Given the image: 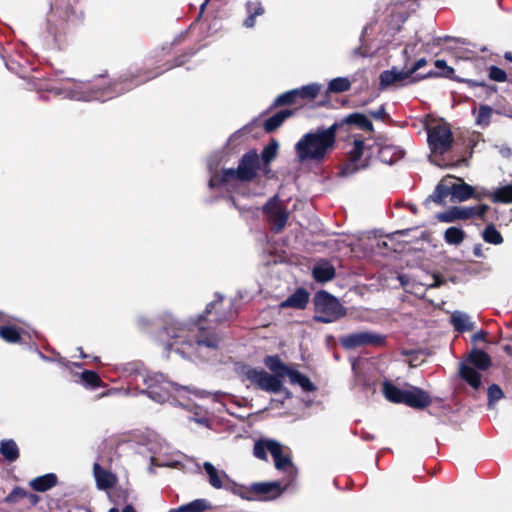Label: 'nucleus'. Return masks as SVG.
Returning <instances> with one entry per match:
<instances>
[{
	"instance_id": "obj_1",
	"label": "nucleus",
	"mask_w": 512,
	"mask_h": 512,
	"mask_svg": "<svg viewBox=\"0 0 512 512\" xmlns=\"http://www.w3.org/2000/svg\"><path fill=\"white\" fill-rule=\"evenodd\" d=\"M164 333L173 340L167 343L166 349L183 357L192 356L200 347L216 349L220 342L215 330L205 327L201 321L189 326L172 322L164 328Z\"/></svg>"
},
{
	"instance_id": "obj_2",
	"label": "nucleus",
	"mask_w": 512,
	"mask_h": 512,
	"mask_svg": "<svg viewBox=\"0 0 512 512\" xmlns=\"http://www.w3.org/2000/svg\"><path fill=\"white\" fill-rule=\"evenodd\" d=\"M139 385L142 383L146 388L141 390L142 394H146L150 399L158 403L170 402L184 408H189V403L185 402L187 394L191 393L186 386L167 380L161 373H150L146 371L136 370L131 374L129 384Z\"/></svg>"
},
{
	"instance_id": "obj_3",
	"label": "nucleus",
	"mask_w": 512,
	"mask_h": 512,
	"mask_svg": "<svg viewBox=\"0 0 512 512\" xmlns=\"http://www.w3.org/2000/svg\"><path fill=\"white\" fill-rule=\"evenodd\" d=\"M338 124L317 128L304 134L295 145L298 161L321 162L332 152L336 143Z\"/></svg>"
},
{
	"instance_id": "obj_4",
	"label": "nucleus",
	"mask_w": 512,
	"mask_h": 512,
	"mask_svg": "<svg viewBox=\"0 0 512 512\" xmlns=\"http://www.w3.org/2000/svg\"><path fill=\"white\" fill-rule=\"evenodd\" d=\"M148 76L143 80H136L134 86L139 85L140 83H143L149 79H152L156 76ZM133 79L128 80V78H122L118 82L113 83L107 88L104 89H94L92 88L88 83L83 82H77L73 83L72 87H62L57 88L53 87L49 91L51 93H54L57 96H62L63 98H68L71 100H78V101H91V100H98V101H106L109 100L117 95H120L124 93L125 91L130 90L133 85L129 84L128 82H132Z\"/></svg>"
},
{
	"instance_id": "obj_5",
	"label": "nucleus",
	"mask_w": 512,
	"mask_h": 512,
	"mask_svg": "<svg viewBox=\"0 0 512 512\" xmlns=\"http://www.w3.org/2000/svg\"><path fill=\"white\" fill-rule=\"evenodd\" d=\"M259 156L255 150L245 153L239 161L237 169H224L222 173L212 174L209 180L211 188L227 183L230 180L250 181L256 176Z\"/></svg>"
},
{
	"instance_id": "obj_6",
	"label": "nucleus",
	"mask_w": 512,
	"mask_h": 512,
	"mask_svg": "<svg viewBox=\"0 0 512 512\" xmlns=\"http://www.w3.org/2000/svg\"><path fill=\"white\" fill-rule=\"evenodd\" d=\"M267 452L273 457L274 465L277 470L288 473L290 476L295 474L296 469L292 463L291 457L283 452L281 443L273 439H261L255 442L253 454L256 458L267 460Z\"/></svg>"
},
{
	"instance_id": "obj_7",
	"label": "nucleus",
	"mask_w": 512,
	"mask_h": 512,
	"mask_svg": "<svg viewBox=\"0 0 512 512\" xmlns=\"http://www.w3.org/2000/svg\"><path fill=\"white\" fill-rule=\"evenodd\" d=\"M314 319L320 323H332L346 314V309L339 300L326 291H320L314 297Z\"/></svg>"
},
{
	"instance_id": "obj_8",
	"label": "nucleus",
	"mask_w": 512,
	"mask_h": 512,
	"mask_svg": "<svg viewBox=\"0 0 512 512\" xmlns=\"http://www.w3.org/2000/svg\"><path fill=\"white\" fill-rule=\"evenodd\" d=\"M475 366L479 370H487L491 366V359L489 355L479 349H474L469 354L465 362L460 363L459 375L464 379L473 389H479L481 386L480 374L471 366Z\"/></svg>"
},
{
	"instance_id": "obj_9",
	"label": "nucleus",
	"mask_w": 512,
	"mask_h": 512,
	"mask_svg": "<svg viewBox=\"0 0 512 512\" xmlns=\"http://www.w3.org/2000/svg\"><path fill=\"white\" fill-rule=\"evenodd\" d=\"M241 373L247 380L255 384L261 390L270 393L284 392L286 398L291 397V393L286 388H283L281 378L269 374L262 368L244 366Z\"/></svg>"
},
{
	"instance_id": "obj_10",
	"label": "nucleus",
	"mask_w": 512,
	"mask_h": 512,
	"mask_svg": "<svg viewBox=\"0 0 512 512\" xmlns=\"http://www.w3.org/2000/svg\"><path fill=\"white\" fill-rule=\"evenodd\" d=\"M262 212L274 233L283 231L289 219V211L278 194L263 205Z\"/></svg>"
},
{
	"instance_id": "obj_11",
	"label": "nucleus",
	"mask_w": 512,
	"mask_h": 512,
	"mask_svg": "<svg viewBox=\"0 0 512 512\" xmlns=\"http://www.w3.org/2000/svg\"><path fill=\"white\" fill-rule=\"evenodd\" d=\"M372 154L371 148L367 147L363 140L355 139L353 147L348 152V161L341 169L340 174L350 176L361 169L367 168Z\"/></svg>"
},
{
	"instance_id": "obj_12",
	"label": "nucleus",
	"mask_w": 512,
	"mask_h": 512,
	"mask_svg": "<svg viewBox=\"0 0 512 512\" xmlns=\"http://www.w3.org/2000/svg\"><path fill=\"white\" fill-rule=\"evenodd\" d=\"M489 210L487 204H480L476 206H454L450 209L438 213L436 218L443 223H452L457 220H469L475 217L484 218L485 213Z\"/></svg>"
},
{
	"instance_id": "obj_13",
	"label": "nucleus",
	"mask_w": 512,
	"mask_h": 512,
	"mask_svg": "<svg viewBox=\"0 0 512 512\" xmlns=\"http://www.w3.org/2000/svg\"><path fill=\"white\" fill-rule=\"evenodd\" d=\"M385 342L386 336L372 331H359L340 338L341 346L347 350L363 346H383Z\"/></svg>"
},
{
	"instance_id": "obj_14",
	"label": "nucleus",
	"mask_w": 512,
	"mask_h": 512,
	"mask_svg": "<svg viewBox=\"0 0 512 512\" xmlns=\"http://www.w3.org/2000/svg\"><path fill=\"white\" fill-rule=\"evenodd\" d=\"M428 143L433 153L444 154L453 142V134L446 124L436 125L428 130Z\"/></svg>"
},
{
	"instance_id": "obj_15",
	"label": "nucleus",
	"mask_w": 512,
	"mask_h": 512,
	"mask_svg": "<svg viewBox=\"0 0 512 512\" xmlns=\"http://www.w3.org/2000/svg\"><path fill=\"white\" fill-rule=\"evenodd\" d=\"M203 469L208 478V482L214 489H225L228 491H234L236 483L229 477V475L223 471L218 470L211 462H204Z\"/></svg>"
},
{
	"instance_id": "obj_16",
	"label": "nucleus",
	"mask_w": 512,
	"mask_h": 512,
	"mask_svg": "<svg viewBox=\"0 0 512 512\" xmlns=\"http://www.w3.org/2000/svg\"><path fill=\"white\" fill-rule=\"evenodd\" d=\"M288 484L282 486L280 481L253 483L250 491L256 495L262 496L264 500H272L280 496L287 488Z\"/></svg>"
},
{
	"instance_id": "obj_17",
	"label": "nucleus",
	"mask_w": 512,
	"mask_h": 512,
	"mask_svg": "<svg viewBox=\"0 0 512 512\" xmlns=\"http://www.w3.org/2000/svg\"><path fill=\"white\" fill-rule=\"evenodd\" d=\"M7 503L19 504V511H22L25 508H30L35 506L39 497L34 493H29L22 488H15L12 492L5 498Z\"/></svg>"
},
{
	"instance_id": "obj_18",
	"label": "nucleus",
	"mask_w": 512,
	"mask_h": 512,
	"mask_svg": "<svg viewBox=\"0 0 512 512\" xmlns=\"http://www.w3.org/2000/svg\"><path fill=\"white\" fill-rule=\"evenodd\" d=\"M410 71L407 70H399L396 67H393L390 70H385L381 72L380 79V88L385 89L391 85H403L406 80L411 78Z\"/></svg>"
},
{
	"instance_id": "obj_19",
	"label": "nucleus",
	"mask_w": 512,
	"mask_h": 512,
	"mask_svg": "<svg viewBox=\"0 0 512 512\" xmlns=\"http://www.w3.org/2000/svg\"><path fill=\"white\" fill-rule=\"evenodd\" d=\"M452 182L453 176L447 175L442 178L441 181L436 185L433 193L426 199V202L432 201L438 205L445 204V200L450 196L452 202Z\"/></svg>"
},
{
	"instance_id": "obj_20",
	"label": "nucleus",
	"mask_w": 512,
	"mask_h": 512,
	"mask_svg": "<svg viewBox=\"0 0 512 512\" xmlns=\"http://www.w3.org/2000/svg\"><path fill=\"white\" fill-rule=\"evenodd\" d=\"M403 403L412 408L423 409L430 405L431 398L422 389L411 387L410 389H405Z\"/></svg>"
},
{
	"instance_id": "obj_21",
	"label": "nucleus",
	"mask_w": 512,
	"mask_h": 512,
	"mask_svg": "<svg viewBox=\"0 0 512 512\" xmlns=\"http://www.w3.org/2000/svg\"><path fill=\"white\" fill-rule=\"evenodd\" d=\"M474 197V187L453 176L452 202H464Z\"/></svg>"
},
{
	"instance_id": "obj_22",
	"label": "nucleus",
	"mask_w": 512,
	"mask_h": 512,
	"mask_svg": "<svg viewBox=\"0 0 512 512\" xmlns=\"http://www.w3.org/2000/svg\"><path fill=\"white\" fill-rule=\"evenodd\" d=\"M403 156L404 151L400 147L395 145L386 144L382 145L378 149V157L380 161L385 164L391 165L400 160L401 158H403Z\"/></svg>"
},
{
	"instance_id": "obj_23",
	"label": "nucleus",
	"mask_w": 512,
	"mask_h": 512,
	"mask_svg": "<svg viewBox=\"0 0 512 512\" xmlns=\"http://www.w3.org/2000/svg\"><path fill=\"white\" fill-rule=\"evenodd\" d=\"M309 301V294L304 289H297L286 300L281 302V308L304 309Z\"/></svg>"
},
{
	"instance_id": "obj_24",
	"label": "nucleus",
	"mask_w": 512,
	"mask_h": 512,
	"mask_svg": "<svg viewBox=\"0 0 512 512\" xmlns=\"http://www.w3.org/2000/svg\"><path fill=\"white\" fill-rule=\"evenodd\" d=\"M312 274L317 282L325 283L334 278L335 269L329 262L321 261L313 267Z\"/></svg>"
},
{
	"instance_id": "obj_25",
	"label": "nucleus",
	"mask_w": 512,
	"mask_h": 512,
	"mask_svg": "<svg viewBox=\"0 0 512 512\" xmlns=\"http://www.w3.org/2000/svg\"><path fill=\"white\" fill-rule=\"evenodd\" d=\"M451 323L458 332L471 331L474 329V323L470 316L461 311H455L451 315Z\"/></svg>"
},
{
	"instance_id": "obj_26",
	"label": "nucleus",
	"mask_w": 512,
	"mask_h": 512,
	"mask_svg": "<svg viewBox=\"0 0 512 512\" xmlns=\"http://www.w3.org/2000/svg\"><path fill=\"white\" fill-rule=\"evenodd\" d=\"M485 195L494 203H512V184L498 187L493 192L486 191Z\"/></svg>"
},
{
	"instance_id": "obj_27",
	"label": "nucleus",
	"mask_w": 512,
	"mask_h": 512,
	"mask_svg": "<svg viewBox=\"0 0 512 512\" xmlns=\"http://www.w3.org/2000/svg\"><path fill=\"white\" fill-rule=\"evenodd\" d=\"M285 376L289 377V380L294 385H299L303 391L311 392L316 389L314 384L310 381V379L304 374L300 373L295 369H289Z\"/></svg>"
},
{
	"instance_id": "obj_28",
	"label": "nucleus",
	"mask_w": 512,
	"mask_h": 512,
	"mask_svg": "<svg viewBox=\"0 0 512 512\" xmlns=\"http://www.w3.org/2000/svg\"><path fill=\"white\" fill-rule=\"evenodd\" d=\"M57 483V477L53 473L39 476L30 481V486L39 492L47 491L48 489L55 486Z\"/></svg>"
},
{
	"instance_id": "obj_29",
	"label": "nucleus",
	"mask_w": 512,
	"mask_h": 512,
	"mask_svg": "<svg viewBox=\"0 0 512 512\" xmlns=\"http://www.w3.org/2000/svg\"><path fill=\"white\" fill-rule=\"evenodd\" d=\"M246 11L248 17L245 19L243 25L246 28H253L255 26V18L264 14V8L259 1H248L246 3Z\"/></svg>"
},
{
	"instance_id": "obj_30",
	"label": "nucleus",
	"mask_w": 512,
	"mask_h": 512,
	"mask_svg": "<svg viewBox=\"0 0 512 512\" xmlns=\"http://www.w3.org/2000/svg\"><path fill=\"white\" fill-rule=\"evenodd\" d=\"M93 471L97 486L100 489H107L113 486L115 480L113 475L103 469L98 463L94 464Z\"/></svg>"
},
{
	"instance_id": "obj_31",
	"label": "nucleus",
	"mask_w": 512,
	"mask_h": 512,
	"mask_svg": "<svg viewBox=\"0 0 512 512\" xmlns=\"http://www.w3.org/2000/svg\"><path fill=\"white\" fill-rule=\"evenodd\" d=\"M211 508V504L206 499H196L177 508L171 509L170 512H204Z\"/></svg>"
},
{
	"instance_id": "obj_32",
	"label": "nucleus",
	"mask_w": 512,
	"mask_h": 512,
	"mask_svg": "<svg viewBox=\"0 0 512 512\" xmlns=\"http://www.w3.org/2000/svg\"><path fill=\"white\" fill-rule=\"evenodd\" d=\"M0 453L8 462H14L19 457L18 446L12 439H6L0 442Z\"/></svg>"
},
{
	"instance_id": "obj_33",
	"label": "nucleus",
	"mask_w": 512,
	"mask_h": 512,
	"mask_svg": "<svg viewBox=\"0 0 512 512\" xmlns=\"http://www.w3.org/2000/svg\"><path fill=\"white\" fill-rule=\"evenodd\" d=\"M291 115H292V111H290V110L278 111L276 114H274L273 116H271L264 122L265 131L268 133L275 131Z\"/></svg>"
},
{
	"instance_id": "obj_34",
	"label": "nucleus",
	"mask_w": 512,
	"mask_h": 512,
	"mask_svg": "<svg viewBox=\"0 0 512 512\" xmlns=\"http://www.w3.org/2000/svg\"><path fill=\"white\" fill-rule=\"evenodd\" d=\"M383 394L390 402L403 403L405 390L398 388L389 381H385L383 383Z\"/></svg>"
},
{
	"instance_id": "obj_35",
	"label": "nucleus",
	"mask_w": 512,
	"mask_h": 512,
	"mask_svg": "<svg viewBox=\"0 0 512 512\" xmlns=\"http://www.w3.org/2000/svg\"><path fill=\"white\" fill-rule=\"evenodd\" d=\"M435 66L438 69H441L443 72L442 73H437V72H434V71H430V72H428L427 74H425L423 76H416V77H414L412 79V82L419 81V80L425 79V78L436 77V76H443V77H447V78H452V75L454 73V69L452 67L448 66L445 60H442V59L436 60L435 61Z\"/></svg>"
},
{
	"instance_id": "obj_36",
	"label": "nucleus",
	"mask_w": 512,
	"mask_h": 512,
	"mask_svg": "<svg viewBox=\"0 0 512 512\" xmlns=\"http://www.w3.org/2000/svg\"><path fill=\"white\" fill-rule=\"evenodd\" d=\"M264 364L266 367L275 373L276 376L282 378L284 377L290 368H288L278 356H267L264 359Z\"/></svg>"
},
{
	"instance_id": "obj_37",
	"label": "nucleus",
	"mask_w": 512,
	"mask_h": 512,
	"mask_svg": "<svg viewBox=\"0 0 512 512\" xmlns=\"http://www.w3.org/2000/svg\"><path fill=\"white\" fill-rule=\"evenodd\" d=\"M320 88L321 87L319 84L312 83L302 86L301 88L295 89V91H297V98H301L304 100H312L318 96Z\"/></svg>"
},
{
	"instance_id": "obj_38",
	"label": "nucleus",
	"mask_w": 512,
	"mask_h": 512,
	"mask_svg": "<svg viewBox=\"0 0 512 512\" xmlns=\"http://www.w3.org/2000/svg\"><path fill=\"white\" fill-rule=\"evenodd\" d=\"M482 238L486 243L499 245L503 243V237L493 224L486 226L482 233Z\"/></svg>"
},
{
	"instance_id": "obj_39",
	"label": "nucleus",
	"mask_w": 512,
	"mask_h": 512,
	"mask_svg": "<svg viewBox=\"0 0 512 512\" xmlns=\"http://www.w3.org/2000/svg\"><path fill=\"white\" fill-rule=\"evenodd\" d=\"M465 238V232L457 227H449L444 233L446 243L450 245H459Z\"/></svg>"
},
{
	"instance_id": "obj_40",
	"label": "nucleus",
	"mask_w": 512,
	"mask_h": 512,
	"mask_svg": "<svg viewBox=\"0 0 512 512\" xmlns=\"http://www.w3.org/2000/svg\"><path fill=\"white\" fill-rule=\"evenodd\" d=\"M346 122L349 124H355L359 128L367 131H373L372 122L363 114L353 113L346 118Z\"/></svg>"
},
{
	"instance_id": "obj_41",
	"label": "nucleus",
	"mask_w": 512,
	"mask_h": 512,
	"mask_svg": "<svg viewBox=\"0 0 512 512\" xmlns=\"http://www.w3.org/2000/svg\"><path fill=\"white\" fill-rule=\"evenodd\" d=\"M351 88V82L346 77H337L328 84V91L331 93L346 92Z\"/></svg>"
},
{
	"instance_id": "obj_42",
	"label": "nucleus",
	"mask_w": 512,
	"mask_h": 512,
	"mask_svg": "<svg viewBox=\"0 0 512 512\" xmlns=\"http://www.w3.org/2000/svg\"><path fill=\"white\" fill-rule=\"evenodd\" d=\"M492 113H493L492 107H490L488 105H480L477 117L475 119L476 125L483 127V128L489 126Z\"/></svg>"
},
{
	"instance_id": "obj_43",
	"label": "nucleus",
	"mask_w": 512,
	"mask_h": 512,
	"mask_svg": "<svg viewBox=\"0 0 512 512\" xmlns=\"http://www.w3.org/2000/svg\"><path fill=\"white\" fill-rule=\"evenodd\" d=\"M0 337L9 343H17L21 339L19 331L12 326L1 327Z\"/></svg>"
},
{
	"instance_id": "obj_44",
	"label": "nucleus",
	"mask_w": 512,
	"mask_h": 512,
	"mask_svg": "<svg viewBox=\"0 0 512 512\" xmlns=\"http://www.w3.org/2000/svg\"><path fill=\"white\" fill-rule=\"evenodd\" d=\"M278 143L276 141H271L262 151L261 159L264 164H269L277 155Z\"/></svg>"
},
{
	"instance_id": "obj_45",
	"label": "nucleus",
	"mask_w": 512,
	"mask_h": 512,
	"mask_svg": "<svg viewBox=\"0 0 512 512\" xmlns=\"http://www.w3.org/2000/svg\"><path fill=\"white\" fill-rule=\"evenodd\" d=\"M297 99V91L295 89L287 91L281 95H279L275 100L274 106H282V105H290L295 103Z\"/></svg>"
},
{
	"instance_id": "obj_46",
	"label": "nucleus",
	"mask_w": 512,
	"mask_h": 512,
	"mask_svg": "<svg viewBox=\"0 0 512 512\" xmlns=\"http://www.w3.org/2000/svg\"><path fill=\"white\" fill-rule=\"evenodd\" d=\"M503 396L502 389L497 384H492L488 388V406L492 407L493 403L502 399Z\"/></svg>"
},
{
	"instance_id": "obj_47",
	"label": "nucleus",
	"mask_w": 512,
	"mask_h": 512,
	"mask_svg": "<svg viewBox=\"0 0 512 512\" xmlns=\"http://www.w3.org/2000/svg\"><path fill=\"white\" fill-rule=\"evenodd\" d=\"M489 78L496 82H505L507 80V74L503 69L497 66H490Z\"/></svg>"
},
{
	"instance_id": "obj_48",
	"label": "nucleus",
	"mask_w": 512,
	"mask_h": 512,
	"mask_svg": "<svg viewBox=\"0 0 512 512\" xmlns=\"http://www.w3.org/2000/svg\"><path fill=\"white\" fill-rule=\"evenodd\" d=\"M82 380L90 387H96L99 385L100 378L99 376L90 370H85L82 373Z\"/></svg>"
},
{
	"instance_id": "obj_49",
	"label": "nucleus",
	"mask_w": 512,
	"mask_h": 512,
	"mask_svg": "<svg viewBox=\"0 0 512 512\" xmlns=\"http://www.w3.org/2000/svg\"><path fill=\"white\" fill-rule=\"evenodd\" d=\"M459 81L467 83L470 87H476V86L484 87V88H486L487 91L489 90L491 93L496 92V90H497L496 87H488L484 82H479V81H475V80H471V79H459Z\"/></svg>"
},
{
	"instance_id": "obj_50",
	"label": "nucleus",
	"mask_w": 512,
	"mask_h": 512,
	"mask_svg": "<svg viewBox=\"0 0 512 512\" xmlns=\"http://www.w3.org/2000/svg\"><path fill=\"white\" fill-rule=\"evenodd\" d=\"M369 114L374 119L378 120H385V118L388 116L384 105H381L377 110L370 111Z\"/></svg>"
},
{
	"instance_id": "obj_51",
	"label": "nucleus",
	"mask_w": 512,
	"mask_h": 512,
	"mask_svg": "<svg viewBox=\"0 0 512 512\" xmlns=\"http://www.w3.org/2000/svg\"><path fill=\"white\" fill-rule=\"evenodd\" d=\"M432 283H421L422 285H426L428 288H438L442 285L443 281L437 274H433L432 276Z\"/></svg>"
},
{
	"instance_id": "obj_52",
	"label": "nucleus",
	"mask_w": 512,
	"mask_h": 512,
	"mask_svg": "<svg viewBox=\"0 0 512 512\" xmlns=\"http://www.w3.org/2000/svg\"><path fill=\"white\" fill-rule=\"evenodd\" d=\"M427 64V61L425 58H421L419 60H417L413 66L408 69L411 73V75H413V73H415L416 71H418L419 69H421L422 67H424L425 65Z\"/></svg>"
},
{
	"instance_id": "obj_53",
	"label": "nucleus",
	"mask_w": 512,
	"mask_h": 512,
	"mask_svg": "<svg viewBox=\"0 0 512 512\" xmlns=\"http://www.w3.org/2000/svg\"><path fill=\"white\" fill-rule=\"evenodd\" d=\"M62 12L65 14L67 23L74 22V11L70 6H66L65 9L62 10Z\"/></svg>"
},
{
	"instance_id": "obj_54",
	"label": "nucleus",
	"mask_w": 512,
	"mask_h": 512,
	"mask_svg": "<svg viewBox=\"0 0 512 512\" xmlns=\"http://www.w3.org/2000/svg\"><path fill=\"white\" fill-rule=\"evenodd\" d=\"M397 278H398L401 286L405 289H408V287L410 286V281H411L410 277L407 275H404V274H400V275H398Z\"/></svg>"
},
{
	"instance_id": "obj_55",
	"label": "nucleus",
	"mask_w": 512,
	"mask_h": 512,
	"mask_svg": "<svg viewBox=\"0 0 512 512\" xmlns=\"http://www.w3.org/2000/svg\"><path fill=\"white\" fill-rule=\"evenodd\" d=\"M108 512H136V510L132 505H126L121 511L117 507H113Z\"/></svg>"
},
{
	"instance_id": "obj_56",
	"label": "nucleus",
	"mask_w": 512,
	"mask_h": 512,
	"mask_svg": "<svg viewBox=\"0 0 512 512\" xmlns=\"http://www.w3.org/2000/svg\"><path fill=\"white\" fill-rule=\"evenodd\" d=\"M499 152L505 158H509L511 156V154H512L511 149L509 147H507V146L501 147Z\"/></svg>"
},
{
	"instance_id": "obj_57",
	"label": "nucleus",
	"mask_w": 512,
	"mask_h": 512,
	"mask_svg": "<svg viewBox=\"0 0 512 512\" xmlns=\"http://www.w3.org/2000/svg\"><path fill=\"white\" fill-rule=\"evenodd\" d=\"M193 420L201 425L208 426L209 419L207 417H195Z\"/></svg>"
},
{
	"instance_id": "obj_58",
	"label": "nucleus",
	"mask_w": 512,
	"mask_h": 512,
	"mask_svg": "<svg viewBox=\"0 0 512 512\" xmlns=\"http://www.w3.org/2000/svg\"><path fill=\"white\" fill-rule=\"evenodd\" d=\"M48 31H49V33H50V34H52V35H53L54 40H55V41H58V36H59V34H60V32L58 31V29H57V28H53L51 25H49V27H48Z\"/></svg>"
},
{
	"instance_id": "obj_59",
	"label": "nucleus",
	"mask_w": 512,
	"mask_h": 512,
	"mask_svg": "<svg viewBox=\"0 0 512 512\" xmlns=\"http://www.w3.org/2000/svg\"><path fill=\"white\" fill-rule=\"evenodd\" d=\"M486 191H487L486 189H483L482 191H479V192H475V191H474V197H473V198H475V199H477V200H481L482 198L487 197V196L485 195V192H486Z\"/></svg>"
},
{
	"instance_id": "obj_60",
	"label": "nucleus",
	"mask_w": 512,
	"mask_h": 512,
	"mask_svg": "<svg viewBox=\"0 0 512 512\" xmlns=\"http://www.w3.org/2000/svg\"><path fill=\"white\" fill-rule=\"evenodd\" d=\"M484 338H485V333L483 331L477 332L472 337L473 341L484 340Z\"/></svg>"
},
{
	"instance_id": "obj_61",
	"label": "nucleus",
	"mask_w": 512,
	"mask_h": 512,
	"mask_svg": "<svg viewBox=\"0 0 512 512\" xmlns=\"http://www.w3.org/2000/svg\"><path fill=\"white\" fill-rule=\"evenodd\" d=\"M217 303H218V301H213V302L209 303L206 306L205 313L210 314L212 312V309H214V307L216 306Z\"/></svg>"
},
{
	"instance_id": "obj_62",
	"label": "nucleus",
	"mask_w": 512,
	"mask_h": 512,
	"mask_svg": "<svg viewBox=\"0 0 512 512\" xmlns=\"http://www.w3.org/2000/svg\"><path fill=\"white\" fill-rule=\"evenodd\" d=\"M473 252H474V255L477 256V257H481L482 256V251H481V248L479 246H475Z\"/></svg>"
},
{
	"instance_id": "obj_63",
	"label": "nucleus",
	"mask_w": 512,
	"mask_h": 512,
	"mask_svg": "<svg viewBox=\"0 0 512 512\" xmlns=\"http://www.w3.org/2000/svg\"><path fill=\"white\" fill-rule=\"evenodd\" d=\"M503 350L508 354V355H512V346L511 345H505L503 347Z\"/></svg>"
},
{
	"instance_id": "obj_64",
	"label": "nucleus",
	"mask_w": 512,
	"mask_h": 512,
	"mask_svg": "<svg viewBox=\"0 0 512 512\" xmlns=\"http://www.w3.org/2000/svg\"><path fill=\"white\" fill-rule=\"evenodd\" d=\"M504 58H505L507 61H509V62H511V63H512V52H510V51H509V52H506V53L504 54Z\"/></svg>"
}]
</instances>
